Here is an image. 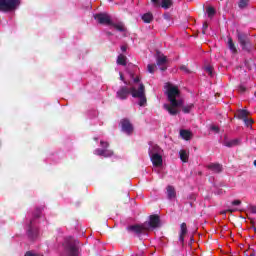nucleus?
I'll use <instances>...</instances> for the list:
<instances>
[{
	"label": "nucleus",
	"instance_id": "obj_21",
	"mask_svg": "<svg viewBox=\"0 0 256 256\" xmlns=\"http://www.w3.org/2000/svg\"><path fill=\"white\" fill-rule=\"evenodd\" d=\"M142 21H144V23H151V21H153V14L151 13H145L143 16H142Z\"/></svg>",
	"mask_w": 256,
	"mask_h": 256
},
{
	"label": "nucleus",
	"instance_id": "obj_39",
	"mask_svg": "<svg viewBox=\"0 0 256 256\" xmlns=\"http://www.w3.org/2000/svg\"><path fill=\"white\" fill-rule=\"evenodd\" d=\"M253 163H254V166L256 167V160H254V162H253Z\"/></svg>",
	"mask_w": 256,
	"mask_h": 256
},
{
	"label": "nucleus",
	"instance_id": "obj_7",
	"mask_svg": "<svg viewBox=\"0 0 256 256\" xmlns=\"http://www.w3.org/2000/svg\"><path fill=\"white\" fill-rule=\"evenodd\" d=\"M23 0H0V13H13L21 7Z\"/></svg>",
	"mask_w": 256,
	"mask_h": 256
},
{
	"label": "nucleus",
	"instance_id": "obj_24",
	"mask_svg": "<svg viewBox=\"0 0 256 256\" xmlns=\"http://www.w3.org/2000/svg\"><path fill=\"white\" fill-rule=\"evenodd\" d=\"M228 47L232 53H237V48L235 47V44L233 43V39H228Z\"/></svg>",
	"mask_w": 256,
	"mask_h": 256
},
{
	"label": "nucleus",
	"instance_id": "obj_29",
	"mask_svg": "<svg viewBox=\"0 0 256 256\" xmlns=\"http://www.w3.org/2000/svg\"><path fill=\"white\" fill-rule=\"evenodd\" d=\"M205 71H206V73H208V75H210V77H213V67L206 66Z\"/></svg>",
	"mask_w": 256,
	"mask_h": 256
},
{
	"label": "nucleus",
	"instance_id": "obj_10",
	"mask_svg": "<svg viewBox=\"0 0 256 256\" xmlns=\"http://www.w3.org/2000/svg\"><path fill=\"white\" fill-rule=\"evenodd\" d=\"M249 111L242 109V110H238V112L236 113V117L238 119H242L243 122L245 123L246 127H248V129L252 128L253 125V119L247 117Z\"/></svg>",
	"mask_w": 256,
	"mask_h": 256
},
{
	"label": "nucleus",
	"instance_id": "obj_13",
	"mask_svg": "<svg viewBox=\"0 0 256 256\" xmlns=\"http://www.w3.org/2000/svg\"><path fill=\"white\" fill-rule=\"evenodd\" d=\"M185 235H187V224L182 223L180 226V236H179L180 243H183L185 241Z\"/></svg>",
	"mask_w": 256,
	"mask_h": 256
},
{
	"label": "nucleus",
	"instance_id": "obj_15",
	"mask_svg": "<svg viewBox=\"0 0 256 256\" xmlns=\"http://www.w3.org/2000/svg\"><path fill=\"white\" fill-rule=\"evenodd\" d=\"M225 147H237V145H241V140L239 139H232V140H224Z\"/></svg>",
	"mask_w": 256,
	"mask_h": 256
},
{
	"label": "nucleus",
	"instance_id": "obj_20",
	"mask_svg": "<svg viewBox=\"0 0 256 256\" xmlns=\"http://www.w3.org/2000/svg\"><path fill=\"white\" fill-rule=\"evenodd\" d=\"M118 65H127V56L120 54L117 58Z\"/></svg>",
	"mask_w": 256,
	"mask_h": 256
},
{
	"label": "nucleus",
	"instance_id": "obj_33",
	"mask_svg": "<svg viewBox=\"0 0 256 256\" xmlns=\"http://www.w3.org/2000/svg\"><path fill=\"white\" fill-rule=\"evenodd\" d=\"M208 27H209V24H207L206 22L203 24V27H202V29H203V33H205V31H207V29H208Z\"/></svg>",
	"mask_w": 256,
	"mask_h": 256
},
{
	"label": "nucleus",
	"instance_id": "obj_3",
	"mask_svg": "<svg viewBox=\"0 0 256 256\" xmlns=\"http://www.w3.org/2000/svg\"><path fill=\"white\" fill-rule=\"evenodd\" d=\"M161 225V221L159 220V216H150L149 221L144 222L142 225H133L128 226L127 231L130 233H135L138 237L141 235H145L147 231H153V229H157Z\"/></svg>",
	"mask_w": 256,
	"mask_h": 256
},
{
	"label": "nucleus",
	"instance_id": "obj_2",
	"mask_svg": "<svg viewBox=\"0 0 256 256\" xmlns=\"http://www.w3.org/2000/svg\"><path fill=\"white\" fill-rule=\"evenodd\" d=\"M165 87L170 104H164V109H166L170 115H177V113H179V107H183V99H181L179 88L169 83L166 84Z\"/></svg>",
	"mask_w": 256,
	"mask_h": 256
},
{
	"label": "nucleus",
	"instance_id": "obj_14",
	"mask_svg": "<svg viewBox=\"0 0 256 256\" xmlns=\"http://www.w3.org/2000/svg\"><path fill=\"white\" fill-rule=\"evenodd\" d=\"M166 194L168 199H175L177 197V192L175 191V187L167 186L166 187Z\"/></svg>",
	"mask_w": 256,
	"mask_h": 256
},
{
	"label": "nucleus",
	"instance_id": "obj_31",
	"mask_svg": "<svg viewBox=\"0 0 256 256\" xmlns=\"http://www.w3.org/2000/svg\"><path fill=\"white\" fill-rule=\"evenodd\" d=\"M211 131H213L214 133H219V127L218 126H215V125H212L210 127Z\"/></svg>",
	"mask_w": 256,
	"mask_h": 256
},
{
	"label": "nucleus",
	"instance_id": "obj_28",
	"mask_svg": "<svg viewBox=\"0 0 256 256\" xmlns=\"http://www.w3.org/2000/svg\"><path fill=\"white\" fill-rule=\"evenodd\" d=\"M156 68H157V66H155V64H148V66H147L148 73H155Z\"/></svg>",
	"mask_w": 256,
	"mask_h": 256
},
{
	"label": "nucleus",
	"instance_id": "obj_4",
	"mask_svg": "<svg viewBox=\"0 0 256 256\" xmlns=\"http://www.w3.org/2000/svg\"><path fill=\"white\" fill-rule=\"evenodd\" d=\"M94 19L101 25H111V27H114L116 31L123 33L124 37L127 36V27H125V24L123 22L113 23L111 21V16H109L108 14L106 13L95 14Z\"/></svg>",
	"mask_w": 256,
	"mask_h": 256
},
{
	"label": "nucleus",
	"instance_id": "obj_8",
	"mask_svg": "<svg viewBox=\"0 0 256 256\" xmlns=\"http://www.w3.org/2000/svg\"><path fill=\"white\" fill-rule=\"evenodd\" d=\"M26 226H27V235L29 239L32 241H35V239L39 238V227H37V224L35 222V218L28 217L26 219Z\"/></svg>",
	"mask_w": 256,
	"mask_h": 256
},
{
	"label": "nucleus",
	"instance_id": "obj_11",
	"mask_svg": "<svg viewBox=\"0 0 256 256\" xmlns=\"http://www.w3.org/2000/svg\"><path fill=\"white\" fill-rule=\"evenodd\" d=\"M120 127L122 133H125V135H133L134 127L129 119H122L120 121Z\"/></svg>",
	"mask_w": 256,
	"mask_h": 256
},
{
	"label": "nucleus",
	"instance_id": "obj_35",
	"mask_svg": "<svg viewBox=\"0 0 256 256\" xmlns=\"http://www.w3.org/2000/svg\"><path fill=\"white\" fill-rule=\"evenodd\" d=\"M121 51H123V53H125V51H127V46H121Z\"/></svg>",
	"mask_w": 256,
	"mask_h": 256
},
{
	"label": "nucleus",
	"instance_id": "obj_17",
	"mask_svg": "<svg viewBox=\"0 0 256 256\" xmlns=\"http://www.w3.org/2000/svg\"><path fill=\"white\" fill-rule=\"evenodd\" d=\"M216 13H217V11L212 6H208L206 8V14L208 15L209 19H213V17H215Z\"/></svg>",
	"mask_w": 256,
	"mask_h": 256
},
{
	"label": "nucleus",
	"instance_id": "obj_9",
	"mask_svg": "<svg viewBox=\"0 0 256 256\" xmlns=\"http://www.w3.org/2000/svg\"><path fill=\"white\" fill-rule=\"evenodd\" d=\"M100 147L94 150V155H98V157H113L112 150H109V143L106 141H100Z\"/></svg>",
	"mask_w": 256,
	"mask_h": 256
},
{
	"label": "nucleus",
	"instance_id": "obj_37",
	"mask_svg": "<svg viewBox=\"0 0 256 256\" xmlns=\"http://www.w3.org/2000/svg\"><path fill=\"white\" fill-rule=\"evenodd\" d=\"M250 256H255V251H252V252L250 253Z\"/></svg>",
	"mask_w": 256,
	"mask_h": 256
},
{
	"label": "nucleus",
	"instance_id": "obj_36",
	"mask_svg": "<svg viewBox=\"0 0 256 256\" xmlns=\"http://www.w3.org/2000/svg\"><path fill=\"white\" fill-rule=\"evenodd\" d=\"M152 1V3H154V5H156V7H159V4L157 3V1H159V0H151Z\"/></svg>",
	"mask_w": 256,
	"mask_h": 256
},
{
	"label": "nucleus",
	"instance_id": "obj_22",
	"mask_svg": "<svg viewBox=\"0 0 256 256\" xmlns=\"http://www.w3.org/2000/svg\"><path fill=\"white\" fill-rule=\"evenodd\" d=\"M180 136L182 137V139H185V141H189V139H191V132L187 130H181Z\"/></svg>",
	"mask_w": 256,
	"mask_h": 256
},
{
	"label": "nucleus",
	"instance_id": "obj_18",
	"mask_svg": "<svg viewBox=\"0 0 256 256\" xmlns=\"http://www.w3.org/2000/svg\"><path fill=\"white\" fill-rule=\"evenodd\" d=\"M173 6V0H161L162 9H170Z\"/></svg>",
	"mask_w": 256,
	"mask_h": 256
},
{
	"label": "nucleus",
	"instance_id": "obj_34",
	"mask_svg": "<svg viewBox=\"0 0 256 256\" xmlns=\"http://www.w3.org/2000/svg\"><path fill=\"white\" fill-rule=\"evenodd\" d=\"M227 211L229 213H235V211H239V209L238 208H229Z\"/></svg>",
	"mask_w": 256,
	"mask_h": 256
},
{
	"label": "nucleus",
	"instance_id": "obj_38",
	"mask_svg": "<svg viewBox=\"0 0 256 256\" xmlns=\"http://www.w3.org/2000/svg\"><path fill=\"white\" fill-rule=\"evenodd\" d=\"M227 213V211H224V212H222V215H225Z\"/></svg>",
	"mask_w": 256,
	"mask_h": 256
},
{
	"label": "nucleus",
	"instance_id": "obj_27",
	"mask_svg": "<svg viewBox=\"0 0 256 256\" xmlns=\"http://www.w3.org/2000/svg\"><path fill=\"white\" fill-rule=\"evenodd\" d=\"M24 256H43V254L35 252V251H28L25 253Z\"/></svg>",
	"mask_w": 256,
	"mask_h": 256
},
{
	"label": "nucleus",
	"instance_id": "obj_6",
	"mask_svg": "<svg viewBox=\"0 0 256 256\" xmlns=\"http://www.w3.org/2000/svg\"><path fill=\"white\" fill-rule=\"evenodd\" d=\"M64 255L79 256V241L75 238H65L63 243Z\"/></svg>",
	"mask_w": 256,
	"mask_h": 256
},
{
	"label": "nucleus",
	"instance_id": "obj_30",
	"mask_svg": "<svg viewBox=\"0 0 256 256\" xmlns=\"http://www.w3.org/2000/svg\"><path fill=\"white\" fill-rule=\"evenodd\" d=\"M180 71H183L184 73H191V70H189L185 65L180 67Z\"/></svg>",
	"mask_w": 256,
	"mask_h": 256
},
{
	"label": "nucleus",
	"instance_id": "obj_12",
	"mask_svg": "<svg viewBox=\"0 0 256 256\" xmlns=\"http://www.w3.org/2000/svg\"><path fill=\"white\" fill-rule=\"evenodd\" d=\"M156 61L161 71H165V69H167V57H165V55L157 53Z\"/></svg>",
	"mask_w": 256,
	"mask_h": 256
},
{
	"label": "nucleus",
	"instance_id": "obj_5",
	"mask_svg": "<svg viewBox=\"0 0 256 256\" xmlns=\"http://www.w3.org/2000/svg\"><path fill=\"white\" fill-rule=\"evenodd\" d=\"M149 157L154 167H163V149L157 144H150Z\"/></svg>",
	"mask_w": 256,
	"mask_h": 256
},
{
	"label": "nucleus",
	"instance_id": "obj_32",
	"mask_svg": "<svg viewBox=\"0 0 256 256\" xmlns=\"http://www.w3.org/2000/svg\"><path fill=\"white\" fill-rule=\"evenodd\" d=\"M232 205L234 207H239V205H241V200H234V201H232Z\"/></svg>",
	"mask_w": 256,
	"mask_h": 256
},
{
	"label": "nucleus",
	"instance_id": "obj_16",
	"mask_svg": "<svg viewBox=\"0 0 256 256\" xmlns=\"http://www.w3.org/2000/svg\"><path fill=\"white\" fill-rule=\"evenodd\" d=\"M208 169H210V171H213V173H221L223 171V166H221L220 164H209Z\"/></svg>",
	"mask_w": 256,
	"mask_h": 256
},
{
	"label": "nucleus",
	"instance_id": "obj_25",
	"mask_svg": "<svg viewBox=\"0 0 256 256\" xmlns=\"http://www.w3.org/2000/svg\"><path fill=\"white\" fill-rule=\"evenodd\" d=\"M238 40H239V43L242 46V48L245 49V43H246L245 36L239 34L238 35Z\"/></svg>",
	"mask_w": 256,
	"mask_h": 256
},
{
	"label": "nucleus",
	"instance_id": "obj_26",
	"mask_svg": "<svg viewBox=\"0 0 256 256\" xmlns=\"http://www.w3.org/2000/svg\"><path fill=\"white\" fill-rule=\"evenodd\" d=\"M191 109H193V104H187L183 106L182 111L183 113H191Z\"/></svg>",
	"mask_w": 256,
	"mask_h": 256
},
{
	"label": "nucleus",
	"instance_id": "obj_23",
	"mask_svg": "<svg viewBox=\"0 0 256 256\" xmlns=\"http://www.w3.org/2000/svg\"><path fill=\"white\" fill-rule=\"evenodd\" d=\"M249 6V0H239L238 7L239 9H246Z\"/></svg>",
	"mask_w": 256,
	"mask_h": 256
},
{
	"label": "nucleus",
	"instance_id": "obj_19",
	"mask_svg": "<svg viewBox=\"0 0 256 256\" xmlns=\"http://www.w3.org/2000/svg\"><path fill=\"white\" fill-rule=\"evenodd\" d=\"M179 155H180L181 161H183V163H187V161L189 160V153L185 150H181L179 152Z\"/></svg>",
	"mask_w": 256,
	"mask_h": 256
},
{
	"label": "nucleus",
	"instance_id": "obj_1",
	"mask_svg": "<svg viewBox=\"0 0 256 256\" xmlns=\"http://www.w3.org/2000/svg\"><path fill=\"white\" fill-rule=\"evenodd\" d=\"M120 81H123L125 85L122 86L116 93V97L121 100L127 99L129 95H131L134 99H138L139 107H146L147 106V95L145 94V85L140 82L139 77L135 78V74L133 72L128 71V77L133 81L134 84H131V81L125 80L123 73L119 72Z\"/></svg>",
	"mask_w": 256,
	"mask_h": 256
}]
</instances>
